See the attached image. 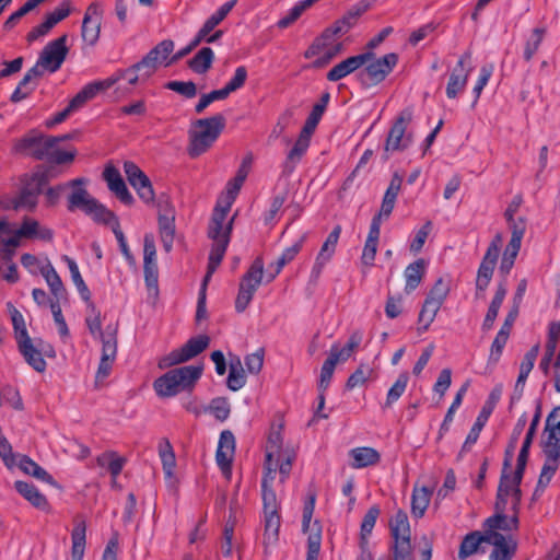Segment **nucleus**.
Returning a JSON list of instances; mask_svg holds the SVG:
<instances>
[{"instance_id": "obj_30", "label": "nucleus", "mask_w": 560, "mask_h": 560, "mask_svg": "<svg viewBox=\"0 0 560 560\" xmlns=\"http://www.w3.org/2000/svg\"><path fill=\"white\" fill-rule=\"evenodd\" d=\"M158 221L163 248L166 253H170L175 237V214L167 210L166 213H160Z\"/></svg>"}, {"instance_id": "obj_35", "label": "nucleus", "mask_w": 560, "mask_h": 560, "mask_svg": "<svg viewBox=\"0 0 560 560\" xmlns=\"http://www.w3.org/2000/svg\"><path fill=\"white\" fill-rule=\"evenodd\" d=\"M526 423H527V415L524 412L517 419V422L515 423V425L513 428L510 441H509L508 446L504 452V460H503L502 470L509 471L511 469L514 451L516 448L518 439H520L522 432L524 431Z\"/></svg>"}, {"instance_id": "obj_28", "label": "nucleus", "mask_w": 560, "mask_h": 560, "mask_svg": "<svg viewBox=\"0 0 560 560\" xmlns=\"http://www.w3.org/2000/svg\"><path fill=\"white\" fill-rule=\"evenodd\" d=\"M352 458L351 467L355 469L377 465L381 460V454L373 447H355L349 452Z\"/></svg>"}, {"instance_id": "obj_29", "label": "nucleus", "mask_w": 560, "mask_h": 560, "mask_svg": "<svg viewBox=\"0 0 560 560\" xmlns=\"http://www.w3.org/2000/svg\"><path fill=\"white\" fill-rule=\"evenodd\" d=\"M311 136L300 132L298 140L287 155L283 165L284 173L290 174L293 172L295 165L301 161L302 156L307 151L311 143Z\"/></svg>"}, {"instance_id": "obj_20", "label": "nucleus", "mask_w": 560, "mask_h": 560, "mask_svg": "<svg viewBox=\"0 0 560 560\" xmlns=\"http://www.w3.org/2000/svg\"><path fill=\"white\" fill-rule=\"evenodd\" d=\"M103 177L107 183L110 191L126 206H131L135 202L132 195L129 192L119 171L108 165L103 172Z\"/></svg>"}, {"instance_id": "obj_34", "label": "nucleus", "mask_w": 560, "mask_h": 560, "mask_svg": "<svg viewBox=\"0 0 560 560\" xmlns=\"http://www.w3.org/2000/svg\"><path fill=\"white\" fill-rule=\"evenodd\" d=\"M425 260L423 258H419L409 266H407L405 270V277H406V285H405V292L407 294L413 292L419 284L421 283L424 273H425Z\"/></svg>"}, {"instance_id": "obj_21", "label": "nucleus", "mask_w": 560, "mask_h": 560, "mask_svg": "<svg viewBox=\"0 0 560 560\" xmlns=\"http://www.w3.org/2000/svg\"><path fill=\"white\" fill-rule=\"evenodd\" d=\"M467 59V55L462 56L450 75L446 86V95L448 98H455L467 84L470 72L468 69H465V62Z\"/></svg>"}, {"instance_id": "obj_40", "label": "nucleus", "mask_w": 560, "mask_h": 560, "mask_svg": "<svg viewBox=\"0 0 560 560\" xmlns=\"http://www.w3.org/2000/svg\"><path fill=\"white\" fill-rule=\"evenodd\" d=\"M20 352L24 357L25 361L37 372H44L46 369V361L44 360L39 350H37L32 339L26 342L18 345Z\"/></svg>"}, {"instance_id": "obj_46", "label": "nucleus", "mask_w": 560, "mask_h": 560, "mask_svg": "<svg viewBox=\"0 0 560 560\" xmlns=\"http://www.w3.org/2000/svg\"><path fill=\"white\" fill-rule=\"evenodd\" d=\"M510 492V472L508 470H502L494 503L495 512L505 514Z\"/></svg>"}, {"instance_id": "obj_50", "label": "nucleus", "mask_w": 560, "mask_h": 560, "mask_svg": "<svg viewBox=\"0 0 560 560\" xmlns=\"http://www.w3.org/2000/svg\"><path fill=\"white\" fill-rule=\"evenodd\" d=\"M409 382V374L407 372H402L398 375L396 382L389 388L386 400L384 404V408H389L396 402L405 393L407 385Z\"/></svg>"}, {"instance_id": "obj_19", "label": "nucleus", "mask_w": 560, "mask_h": 560, "mask_svg": "<svg viewBox=\"0 0 560 560\" xmlns=\"http://www.w3.org/2000/svg\"><path fill=\"white\" fill-rule=\"evenodd\" d=\"M539 350L540 346L539 343H536L525 353L524 359L520 365V374L514 386V393L511 396V406L514 404V401L521 399L526 380L534 368L535 361L539 354Z\"/></svg>"}, {"instance_id": "obj_41", "label": "nucleus", "mask_w": 560, "mask_h": 560, "mask_svg": "<svg viewBox=\"0 0 560 560\" xmlns=\"http://www.w3.org/2000/svg\"><path fill=\"white\" fill-rule=\"evenodd\" d=\"M213 60V50L210 47H202L187 63L195 73L203 74L212 67Z\"/></svg>"}, {"instance_id": "obj_53", "label": "nucleus", "mask_w": 560, "mask_h": 560, "mask_svg": "<svg viewBox=\"0 0 560 560\" xmlns=\"http://www.w3.org/2000/svg\"><path fill=\"white\" fill-rule=\"evenodd\" d=\"M374 370L365 363H361L358 369L348 377L346 388L348 390L364 385L372 376Z\"/></svg>"}, {"instance_id": "obj_52", "label": "nucleus", "mask_w": 560, "mask_h": 560, "mask_svg": "<svg viewBox=\"0 0 560 560\" xmlns=\"http://www.w3.org/2000/svg\"><path fill=\"white\" fill-rule=\"evenodd\" d=\"M341 234V225H336L332 231L329 233L325 242L323 243L320 250L318 253L320 260H330L332 255L335 254L336 246L338 244L339 237Z\"/></svg>"}, {"instance_id": "obj_57", "label": "nucleus", "mask_w": 560, "mask_h": 560, "mask_svg": "<svg viewBox=\"0 0 560 560\" xmlns=\"http://www.w3.org/2000/svg\"><path fill=\"white\" fill-rule=\"evenodd\" d=\"M109 80H113V86L119 83L121 80H126L129 85L135 86L139 82H144L140 75V73L132 66L126 69H118L112 75L108 77Z\"/></svg>"}, {"instance_id": "obj_3", "label": "nucleus", "mask_w": 560, "mask_h": 560, "mask_svg": "<svg viewBox=\"0 0 560 560\" xmlns=\"http://www.w3.org/2000/svg\"><path fill=\"white\" fill-rule=\"evenodd\" d=\"M201 365H185L170 370L153 383L160 397H172L182 392H190L202 374Z\"/></svg>"}, {"instance_id": "obj_15", "label": "nucleus", "mask_w": 560, "mask_h": 560, "mask_svg": "<svg viewBox=\"0 0 560 560\" xmlns=\"http://www.w3.org/2000/svg\"><path fill=\"white\" fill-rule=\"evenodd\" d=\"M57 147V139L55 136H44L36 132H31L20 140L16 149L25 152L35 160H48L51 149Z\"/></svg>"}, {"instance_id": "obj_8", "label": "nucleus", "mask_w": 560, "mask_h": 560, "mask_svg": "<svg viewBox=\"0 0 560 560\" xmlns=\"http://www.w3.org/2000/svg\"><path fill=\"white\" fill-rule=\"evenodd\" d=\"M264 259L258 256L254 259L247 271L241 278L238 292L235 299V311L243 313L252 302L255 292L264 278Z\"/></svg>"}, {"instance_id": "obj_58", "label": "nucleus", "mask_w": 560, "mask_h": 560, "mask_svg": "<svg viewBox=\"0 0 560 560\" xmlns=\"http://www.w3.org/2000/svg\"><path fill=\"white\" fill-rule=\"evenodd\" d=\"M85 183H86V179H84V178H75V179L69 180L66 184H59L55 187H50L46 191L47 201L50 205H55L63 190H66L67 188H70V187L73 190L75 188H83L82 186L85 185Z\"/></svg>"}, {"instance_id": "obj_23", "label": "nucleus", "mask_w": 560, "mask_h": 560, "mask_svg": "<svg viewBox=\"0 0 560 560\" xmlns=\"http://www.w3.org/2000/svg\"><path fill=\"white\" fill-rule=\"evenodd\" d=\"M264 470L265 472L261 480L264 514H270V512L279 513L277 495L271 488V485L275 480L276 467H269L268 469Z\"/></svg>"}, {"instance_id": "obj_45", "label": "nucleus", "mask_w": 560, "mask_h": 560, "mask_svg": "<svg viewBox=\"0 0 560 560\" xmlns=\"http://www.w3.org/2000/svg\"><path fill=\"white\" fill-rule=\"evenodd\" d=\"M362 341V334L360 331H354L350 335L346 346L342 349H339L338 346H332L330 349L329 355L336 359V361H346L352 352L360 346Z\"/></svg>"}, {"instance_id": "obj_59", "label": "nucleus", "mask_w": 560, "mask_h": 560, "mask_svg": "<svg viewBox=\"0 0 560 560\" xmlns=\"http://www.w3.org/2000/svg\"><path fill=\"white\" fill-rule=\"evenodd\" d=\"M224 258V249L222 246H217L213 253L209 254V260L207 266V273L202 280L201 289L206 293L207 284L211 279L213 272L218 269Z\"/></svg>"}, {"instance_id": "obj_32", "label": "nucleus", "mask_w": 560, "mask_h": 560, "mask_svg": "<svg viewBox=\"0 0 560 560\" xmlns=\"http://www.w3.org/2000/svg\"><path fill=\"white\" fill-rule=\"evenodd\" d=\"M15 490L24 497L32 505L40 510H47L49 504L44 494L33 485L25 481H15Z\"/></svg>"}, {"instance_id": "obj_51", "label": "nucleus", "mask_w": 560, "mask_h": 560, "mask_svg": "<svg viewBox=\"0 0 560 560\" xmlns=\"http://www.w3.org/2000/svg\"><path fill=\"white\" fill-rule=\"evenodd\" d=\"M37 88L32 77L26 72L10 96L12 103H19L28 97Z\"/></svg>"}, {"instance_id": "obj_37", "label": "nucleus", "mask_w": 560, "mask_h": 560, "mask_svg": "<svg viewBox=\"0 0 560 560\" xmlns=\"http://www.w3.org/2000/svg\"><path fill=\"white\" fill-rule=\"evenodd\" d=\"M433 490L428 487L413 488L412 497H411V514L420 518L424 515Z\"/></svg>"}, {"instance_id": "obj_49", "label": "nucleus", "mask_w": 560, "mask_h": 560, "mask_svg": "<svg viewBox=\"0 0 560 560\" xmlns=\"http://www.w3.org/2000/svg\"><path fill=\"white\" fill-rule=\"evenodd\" d=\"M8 306L10 310L11 320L14 328V335L18 345L31 340L22 313L10 303L8 304Z\"/></svg>"}, {"instance_id": "obj_10", "label": "nucleus", "mask_w": 560, "mask_h": 560, "mask_svg": "<svg viewBox=\"0 0 560 560\" xmlns=\"http://www.w3.org/2000/svg\"><path fill=\"white\" fill-rule=\"evenodd\" d=\"M390 534L395 540L393 546V560H412L410 526L408 515L398 510L389 522Z\"/></svg>"}, {"instance_id": "obj_12", "label": "nucleus", "mask_w": 560, "mask_h": 560, "mask_svg": "<svg viewBox=\"0 0 560 560\" xmlns=\"http://www.w3.org/2000/svg\"><path fill=\"white\" fill-rule=\"evenodd\" d=\"M316 492L310 491L303 508L302 530L310 532L307 537L306 560H317L322 545V526L315 521L311 528V521L315 509Z\"/></svg>"}, {"instance_id": "obj_43", "label": "nucleus", "mask_w": 560, "mask_h": 560, "mask_svg": "<svg viewBox=\"0 0 560 560\" xmlns=\"http://www.w3.org/2000/svg\"><path fill=\"white\" fill-rule=\"evenodd\" d=\"M265 515V530H264V545L265 547L273 546L279 539V529L281 525V517L279 513L264 514Z\"/></svg>"}, {"instance_id": "obj_44", "label": "nucleus", "mask_w": 560, "mask_h": 560, "mask_svg": "<svg viewBox=\"0 0 560 560\" xmlns=\"http://www.w3.org/2000/svg\"><path fill=\"white\" fill-rule=\"evenodd\" d=\"M359 19L358 12H347L341 19L337 20L331 26L323 32V37L332 38L336 35L348 32Z\"/></svg>"}, {"instance_id": "obj_17", "label": "nucleus", "mask_w": 560, "mask_h": 560, "mask_svg": "<svg viewBox=\"0 0 560 560\" xmlns=\"http://www.w3.org/2000/svg\"><path fill=\"white\" fill-rule=\"evenodd\" d=\"M68 36L63 34L62 36L49 42L39 54L38 60L40 65H44L49 73H54L61 68V65L67 58L68 47H67Z\"/></svg>"}, {"instance_id": "obj_2", "label": "nucleus", "mask_w": 560, "mask_h": 560, "mask_svg": "<svg viewBox=\"0 0 560 560\" xmlns=\"http://www.w3.org/2000/svg\"><path fill=\"white\" fill-rule=\"evenodd\" d=\"M226 126L222 114L195 121L194 129L189 131L188 154L195 159L207 152L220 137Z\"/></svg>"}, {"instance_id": "obj_11", "label": "nucleus", "mask_w": 560, "mask_h": 560, "mask_svg": "<svg viewBox=\"0 0 560 560\" xmlns=\"http://www.w3.org/2000/svg\"><path fill=\"white\" fill-rule=\"evenodd\" d=\"M398 62V55L389 52L380 58H373L365 68L358 72L357 78L363 88L382 83Z\"/></svg>"}, {"instance_id": "obj_5", "label": "nucleus", "mask_w": 560, "mask_h": 560, "mask_svg": "<svg viewBox=\"0 0 560 560\" xmlns=\"http://www.w3.org/2000/svg\"><path fill=\"white\" fill-rule=\"evenodd\" d=\"M67 208L71 212L77 209L82 210L96 223L113 225L116 224V222H119L115 213L107 209L97 199L92 197L85 188H75L72 190V192L68 196Z\"/></svg>"}, {"instance_id": "obj_62", "label": "nucleus", "mask_w": 560, "mask_h": 560, "mask_svg": "<svg viewBox=\"0 0 560 560\" xmlns=\"http://www.w3.org/2000/svg\"><path fill=\"white\" fill-rule=\"evenodd\" d=\"M510 334L503 330H499L494 340L492 341L489 354V361L497 363L499 362L503 349L509 340Z\"/></svg>"}, {"instance_id": "obj_61", "label": "nucleus", "mask_w": 560, "mask_h": 560, "mask_svg": "<svg viewBox=\"0 0 560 560\" xmlns=\"http://www.w3.org/2000/svg\"><path fill=\"white\" fill-rule=\"evenodd\" d=\"M138 192V196L143 202L150 203L154 200V190L150 178L144 174L138 180H135V185H131Z\"/></svg>"}, {"instance_id": "obj_54", "label": "nucleus", "mask_w": 560, "mask_h": 560, "mask_svg": "<svg viewBox=\"0 0 560 560\" xmlns=\"http://www.w3.org/2000/svg\"><path fill=\"white\" fill-rule=\"evenodd\" d=\"M314 4L312 0H302L298 2L290 11L289 13L281 18L277 22V26L279 28H287L290 25H292L302 14L305 10L311 8Z\"/></svg>"}, {"instance_id": "obj_14", "label": "nucleus", "mask_w": 560, "mask_h": 560, "mask_svg": "<svg viewBox=\"0 0 560 560\" xmlns=\"http://www.w3.org/2000/svg\"><path fill=\"white\" fill-rule=\"evenodd\" d=\"M143 273L149 295H159V267L156 262V248L154 236L145 234L143 237Z\"/></svg>"}, {"instance_id": "obj_7", "label": "nucleus", "mask_w": 560, "mask_h": 560, "mask_svg": "<svg viewBox=\"0 0 560 560\" xmlns=\"http://www.w3.org/2000/svg\"><path fill=\"white\" fill-rule=\"evenodd\" d=\"M231 207V201H225L224 206L218 202L213 209L207 233L208 237L212 240L210 253H213L217 246H222L224 253L228 249L234 221V217H232L225 222Z\"/></svg>"}, {"instance_id": "obj_47", "label": "nucleus", "mask_w": 560, "mask_h": 560, "mask_svg": "<svg viewBox=\"0 0 560 560\" xmlns=\"http://www.w3.org/2000/svg\"><path fill=\"white\" fill-rule=\"evenodd\" d=\"M546 35V28L545 27H535L529 37L527 38L525 46H524V52L523 58L525 61H530L534 57V55L539 49L544 38Z\"/></svg>"}, {"instance_id": "obj_31", "label": "nucleus", "mask_w": 560, "mask_h": 560, "mask_svg": "<svg viewBox=\"0 0 560 560\" xmlns=\"http://www.w3.org/2000/svg\"><path fill=\"white\" fill-rule=\"evenodd\" d=\"M40 273L45 278L51 294L55 296V301L60 302L61 300H66L67 290L54 266L47 262L40 268Z\"/></svg>"}, {"instance_id": "obj_48", "label": "nucleus", "mask_w": 560, "mask_h": 560, "mask_svg": "<svg viewBox=\"0 0 560 560\" xmlns=\"http://www.w3.org/2000/svg\"><path fill=\"white\" fill-rule=\"evenodd\" d=\"M246 383V375L242 366L241 360L237 358L235 362L230 363L226 386L229 389L236 392Z\"/></svg>"}, {"instance_id": "obj_27", "label": "nucleus", "mask_w": 560, "mask_h": 560, "mask_svg": "<svg viewBox=\"0 0 560 560\" xmlns=\"http://www.w3.org/2000/svg\"><path fill=\"white\" fill-rule=\"evenodd\" d=\"M282 425L279 427L278 430H272L269 433L267 446H266V460L264 465V469H268L269 467L278 466V462L281 457V448L283 438L281 434Z\"/></svg>"}, {"instance_id": "obj_56", "label": "nucleus", "mask_w": 560, "mask_h": 560, "mask_svg": "<svg viewBox=\"0 0 560 560\" xmlns=\"http://www.w3.org/2000/svg\"><path fill=\"white\" fill-rule=\"evenodd\" d=\"M380 514V508L377 505H373L368 510V512L363 516L360 529L362 542H366V539L371 535Z\"/></svg>"}, {"instance_id": "obj_6", "label": "nucleus", "mask_w": 560, "mask_h": 560, "mask_svg": "<svg viewBox=\"0 0 560 560\" xmlns=\"http://www.w3.org/2000/svg\"><path fill=\"white\" fill-rule=\"evenodd\" d=\"M55 176L52 168L38 170L23 180V186L16 197L11 200L14 210L33 211L37 206L38 196L44 187Z\"/></svg>"}, {"instance_id": "obj_42", "label": "nucleus", "mask_w": 560, "mask_h": 560, "mask_svg": "<svg viewBox=\"0 0 560 560\" xmlns=\"http://www.w3.org/2000/svg\"><path fill=\"white\" fill-rule=\"evenodd\" d=\"M18 465L24 474L31 475L34 478L45 481L50 485L55 483L52 476L49 475L43 467H40L37 463H35L28 456L22 455L20 457V462Z\"/></svg>"}, {"instance_id": "obj_1", "label": "nucleus", "mask_w": 560, "mask_h": 560, "mask_svg": "<svg viewBox=\"0 0 560 560\" xmlns=\"http://www.w3.org/2000/svg\"><path fill=\"white\" fill-rule=\"evenodd\" d=\"M91 314L86 316L85 323L89 331L93 336H98L102 341V355L96 372L97 380L106 378L112 371L113 364L117 354V325H108L106 330H102L101 314L94 305V311L90 310Z\"/></svg>"}, {"instance_id": "obj_36", "label": "nucleus", "mask_w": 560, "mask_h": 560, "mask_svg": "<svg viewBox=\"0 0 560 560\" xmlns=\"http://www.w3.org/2000/svg\"><path fill=\"white\" fill-rule=\"evenodd\" d=\"M380 234L381 229L377 228L376 223H371L370 231L361 256L362 264L365 266L371 267L374 265Z\"/></svg>"}, {"instance_id": "obj_9", "label": "nucleus", "mask_w": 560, "mask_h": 560, "mask_svg": "<svg viewBox=\"0 0 560 560\" xmlns=\"http://www.w3.org/2000/svg\"><path fill=\"white\" fill-rule=\"evenodd\" d=\"M412 109L407 107L402 109L395 118L384 145L383 159H389V153L395 151H404L412 142V135L406 133L407 127L412 120Z\"/></svg>"}, {"instance_id": "obj_38", "label": "nucleus", "mask_w": 560, "mask_h": 560, "mask_svg": "<svg viewBox=\"0 0 560 560\" xmlns=\"http://www.w3.org/2000/svg\"><path fill=\"white\" fill-rule=\"evenodd\" d=\"M489 534L482 535L480 532L475 530L467 534L460 542L458 550V558L465 560L469 556L478 551L481 542H488Z\"/></svg>"}, {"instance_id": "obj_60", "label": "nucleus", "mask_w": 560, "mask_h": 560, "mask_svg": "<svg viewBox=\"0 0 560 560\" xmlns=\"http://www.w3.org/2000/svg\"><path fill=\"white\" fill-rule=\"evenodd\" d=\"M165 89L174 91L185 98H194L197 95V85L192 81H168Z\"/></svg>"}, {"instance_id": "obj_33", "label": "nucleus", "mask_w": 560, "mask_h": 560, "mask_svg": "<svg viewBox=\"0 0 560 560\" xmlns=\"http://www.w3.org/2000/svg\"><path fill=\"white\" fill-rule=\"evenodd\" d=\"M62 259L68 265L69 271L71 273L72 281H73L74 285L77 287V289H78L82 300L88 304V308L89 310L94 311V303L91 300V292H90L88 285L85 284L81 273H80V270H79V267H78L77 262L72 258L67 256V255H65L62 257Z\"/></svg>"}, {"instance_id": "obj_64", "label": "nucleus", "mask_w": 560, "mask_h": 560, "mask_svg": "<svg viewBox=\"0 0 560 560\" xmlns=\"http://www.w3.org/2000/svg\"><path fill=\"white\" fill-rule=\"evenodd\" d=\"M210 411L218 420H226L231 412V406L228 398L217 397L212 399L210 404Z\"/></svg>"}, {"instance_id": "obj_18", "label": "nucleus", "mask_w": 560, "mask_h": 560, "mask_svg": "<svg viewBox=\"0 0 560 560\" xmlns=\"http://www.w3.org/2000/svg\"><path fill=\"white\" fill-rule=\"evenodd\" d=\"M102 14V4L97 1L92 2L84 13L81 35L83 42L91 46L95 45L100 38Z\"/></svg>"}, {"instance_id": "obj_26", "label": "nucleus", "mask_w": 560, "mask_h": 560, "mask_svg": "<svg viewBox=\"0 0 560 560\" xmlns=\"http://www.w3.org/2000/svg\"><path fill=\"white\" fill-rule=\"evenodd\" d=\"M252 162L253 158L250 154L246 155L243 159L242 164L236 172V175L226 185V201H231V203L234 202L237 194L240 192L244 182L248 176Z\"/></svg>"}, {"instance_id": "obj_16", "label": "nucleus", "mask_w": 560, "mask_h": 560, "mask_svg": "<svg viewBox=\"0 0 560 560\" xmlns=\"http://www.w3.org/2000/svg\"><path fill=\"white\" fill-rule=\"evenodd\" d=\"M501 394H502V386L501 385H497L491 390V393L489 394L488 400L483 405V407H482L481 411L479 412V415H478L474 425L471 427V429H470V431H469V433H468V435L466 438V441L464 442V444L462 446V450H460L458 456H462L463 453L468 452L470 450L471 445H474L477 442L481 430L486 425V423H487L489 417L491 416L495 405L500 400Z\"/></svg>"}, {"instance_id": "obj_4", "label": "nucleus", "mask_w": 560, "mask_h": 560, "mask_svg": "<svg viewBox=\"0 0 560 560\" xmlns=\"http://www.w3.org/2000/svg\"><path fill=\"white\" fill-rule=\"evenodd\" d=\"M546 439L542 441V452L546 456L541 474L552 479L560 462V406L552 409L546 419Z\"/></svg>"}, {"instance_id": "obj_25", "label": "nucleus", "mask_w": 560, "mask_h": 560, "mask_svg": "<svg viewBox=\"0 0 560 560\" xmlns=\"http://www.w3.org/2000/svg\"><path fill=\"white\" fill-rule=\"evenodd\" d=\"M72 539V549L71 557L72 560H82L85 550V541H86V522L82 515H77L74 517V527L71 533Z\"/></svg>"}, {"instance_id": "obj_39", "label": "nucleus", "mask_w": 560, "mask_h": 560, "mask_svg": "<svg viewBox=\"0 0 560 560\" xmlns=\"http://www.w3.org/2000/svg\"><path fill=\"white\" fill-rule=\"evenodd\" d=\"M442 305V303L435 300H432L428 296L425 298L418 317V322L420 324L418 327L419 334H422L429 329Z\"/></svg>"}, {"instance_id": "obj_13", "label": "nucleus", "mask_w": 560, "mask_h": 560, "mask_svg": "<svg viewBox=\"0 0 560 560\" xmlns=\"http://www.w3.org/2000/svg\"><path fill=\"white\" fill-rule=\"evenodd\" d=\"M210 343V337L199 335L190 338L184 346L171 351L159 361L160 369H167L176 364L184 363L205 351Z\"/></svg>"}, {"instance_id": "obj_22", "label": "nucleus", "mask_w": 560, "mask_h": 560, "mask_svg": "<svg viewBox=\"0 0 560 560\" xmlns=\"http://www.w3.org/2000/svg\"><path fill=\"white\" fill-rule=\"evenodd\" d=\"M560 340V323L552 322L549 325L548 337L545 345V352L539 362V369L547 376Z\"/></svg>"}, {"instance_id": "obj_24", "label": "nucleus", "mask_w": 560, "mask_h": 560, "mask_svg": "<svg viewBox=\"0 0 560 560\" xmlns=\"http://www.w3.org/2000/svg\"><path fill=\"white\" fill-rule=\"evenodd\" d=\"M488 542L494 547L490 555L491 560H512L516 549V545L512 540L510 545L504 535L490 532Z\"/></svg>"}, {"instance_id": "obj_55", "label": "nucleus", "mask_w": 560, "mask_h": 560, "mask_svg": "<svg viewBox=\"0 0 560 560\" xmlns=\"http://www.w3.org/2000/svg\"><path fill=\"white\" fill-rule=\"evenodd\" d=\"M237 0H231L221 5L215 13H213L202 25L205 32L210 34V32L219 25L226 15L231 12V10L235 7Z\"/></svg>"}, {"instance_id": "obj_63", "label": "nucleus", "mask_w": 560, "mask_h": 560, "mask_svg": "<svg viewBox=\"0 0 560 560\" xmlns=\"http://www.w3.org/2000/svg\"><path fill=\"white\" fill-rule=\"evenodd\" d=\"M174 50V42L172 39H164L153 47L147 55L151 56L153 61L162 62L168 58Z\"/></svg>"}]
</instances>
